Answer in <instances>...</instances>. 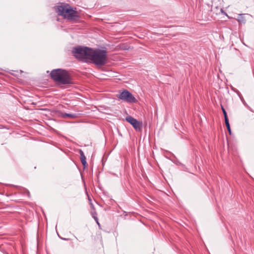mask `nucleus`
I'll return each mask as SVG.
<instances>
[{
	"label": "nucleus",
	"instance_id": "nucleus-12",
	"mask_svg": "<svg viewBox=\"0 0 254 254\" xmlns=\"http://www.w3.org/2000/svg\"><path fill=\"white\" fill-rule=\"evenodd\" d=\"M227 129L228 132H229V134H231V130L230 127H227Z\"/></svg>",
	"mask_w": 254,
	"mask_h": 254
},
{
	"label": "nucleus",
	"instance_id": "nucleus-6",
	"mask_svg": "<svg viewBox=\"0 0 254 254\" xmlns=\"http://www.w3.org/2000/svg\"><path fill=\"white\" fill-rule=\"evenodd\" d=\"M126 120L132 125L136 131H141L142 125L141 122L138 121L136 119L133 118L130 116H127L126 118Z\"/></svg>",
	"mask_w": 254,
	"mask_h": 254
},
{
	"label": "nucleus",
	"instance_id": "nucleus-9",
	"mask_svg": "<svg viewBox=\"0 0 254 254\" xmlns=\"http://www.w3.org/2000/svg\"><path fill=\"white\" fill-rule=\"evenodd\" d=\"M221 109L223 112V114L224 115V119L225 118H228L227 115V112H226L225 109H224V108L223 107V106L222 105H221Z\"/></svg>",
	"mask_w": 254,
	"mask_h": 254
},
{
	"label": "nucleus",
	"instance_id": "nucleus-11",
	"mask_svg": "<svg viewBox=\"0 0 254 254\" xmlns=\"http://www.w3.org/2000/svg\"><path fill=\"white\" fill-rule=\"evenodd\" d=\"M93 218H94V219H95V220L96 221V222H97V223L98 224V225L99 226H100V224H99V222H98V218H97L96 216H93Z\"/></svg>",
	"mask_w": 254,
	"mask_h": 254
},
{
	"label": "nucleus",
	"instance_id": "nucleus-13",
	"mask_svg": "<svg viewBox=\"0 0 254 254\" xmlns=\"http://www.w3.org/2000/svg\"><path fill=\"white\" fill-rule=\"evenodd\" d=\"M26 192H27V196L30 197V192L28 190H26Z\"/></svg>",
	"mask_w": 254,
	"mask_h": 254
},
{
	"label": "nucleus",
	"instance_id": "nucleus-8",
	"mask_svg": "<svg viewBox=\"0 0 254 254\" xmlns=\"http://www.w3.org/2000/svg\"><path fill=\"white\" fill-rule=\"evenodd\" d=\"M63 117L64 118H69L74 119L77 117V115L76 114L64 113L63 114Z\"/></svg>",
	"mask_w": 254,
	"mask_h": 254
},
{
	"label": "nucleus",
	"instance_id": "nucleus-1",
	"mask_svg": "<svg viewBox=\"0 0 254 254\" xmlns=\"http://www.w3.org/2000/svg\"><path fill=\"white\" fill-rule=\"evenodd\" d=\"M51 77L57 83L66 85L72 83V78L68 72L63 69H53L50 73Z\"/></svg>",
	"mask_w": 254,
	"mask_h": 254
},
{
	"label": "nucleus",
	"instance_id": "nucleus-2",
	"mask_svg": "<svg viewBox=\"0 0 254 254\" xmlns=\"http://www.w3.org/2000/svg\"><path fill=\"white\" fill-rule=\"evenodd\" d=\"M88 60H90L91 63L96 66H103L107 62V51L104 50H94L91 48Z\"/></svg>",
	"mask_w": 254,
	"mask_h": 254
},
{
	"label": "nucleus",
	"instance_id": "nucleus-4",
	"mask_svg": "<svg viewBox=\"0 0 254 254\" xmlns=\"http://www.w3.org/2000/svg\"><path fill=\"white\" fill-rule=\"evenodd\" d=\"M91 51V48L88 47H81L80 46L73 48L72 52L76 58L88 60V56Z\"/></svg>",
	"mask_w": 254,
	"mask_h": 254
},
{
	"label": "nucleus",
	"instance_id": "nucleus-10",
	"mask_svg": "<svg viewBox=\"0 0 254 254\" xmlns=\"http://www.w3.org/2000/svg\"><path fill=\"white\" fill-rule=\"evenodd\" d=\"M224 120H225V123L226 127H230V124H229L228 118H225L224 119Z\"/></svg>",
	"mask_w": 254,
	"mask_h": 254
},
{
	"label": "nucleus",
	"instance_id": "nucleus-15",
	"mask_svg": "<svg viewBox=\"0 0 254 254\" xmlns=\"http://www.w3.org/2000/svg\"><path fill=\"white\" fill-rule=\"evenodd\" d=\"M243 103L244 104V105H245V106H247V105H246V103H245V101H244V102H243Z\"/></svg>",
	"mask_w": 254,
	"mask_h": 254
},
{
	"label": "nucleus",
	"instance_id": "nucleus-7",
	"mask_svg": "<svg viewBox=\"0 0 254 254\" xmlns=\"http://www.w3.org/2000/svg\"><path fill=\"white\" fill-rule=\"evenodd\" d=\"M80 156V160L82 165L84 166V168H85L87 166L86 162V158L84 155L83 151L80 149L79 151Z\"/></svg>",
	"mask_w": 254,
	"mask_h": 254
},
{
	"label": "nucleus",
	"instance_id": "nucleus-3",
	"mask_svg": "<svg viewBox=\"0 0 254 254\" xmlns=\"http://www.w3.org/2000/svg\"><path fill=\"white\" fill-rule=\"evenodd\" d=\"M57 12L59 15L68 20H76L79 18L77 12L74 10L68 4L62 3L58 6Z\"/></svg>",
	"mask_w": 254,
	"mask_h": 254
},
{
	"label": "nucleus",
	"instance_id": "nucleus-5",
	"mask_svg": "<svg viewBox=\"0 0 254 254\" xmlns=\"http://www.w3.org/2000/svg\"><path fill=\"white\" fill-rule=\"evenodd\" d=\"M117 97L128 103H135L137 101L132 93L127 90L120 91V94L117 95Z\"/></svg>",
	"mask_w": 254,
	"mask_h": 254
},
{
	"label": "nucleus",
	"instance_id": "nucleus-14",
	"mask_svg": "<svg viewBox=\"0 0 254 254\" xmlns=\"http://www.w3.org/2000/svg\"><path fill=\"white\" fill-rule=\"evenodd\" d=\"M62 239L64 240H65V241H67L69 240V239H67V238H61Z\"/></svg>",
	"mask_w": 254,
	"mask_h": 254
}]
</instances>
